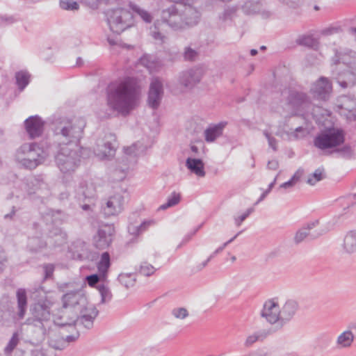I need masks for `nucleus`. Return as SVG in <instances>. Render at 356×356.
Returning <instances> with one entry per match:
<instances>
[{
    "instance_id": "obj_1",
    "label": "nucleus",
    "mask_w": 356,
    "mask_h": 356,
    "mask_svg": "<svg viewBox=\"0 0 356 356\" xmlns=\"http://www.w3.org/2000/svg\"><path fill=\"white\" fill-rule=\"evenodd\" d=\"M106 93L108 105L119 113L127 115L134 106V78L126 76L111 83Z\"/></svg>"
},
{
    "instance_id": "obj_2",
    "label": "nucleus",
    "mask_w": 356,
    "mask_h": 356,
    "mask_svg": "<svg viewBox=\"0 0 356 356\" xmlns=\"http://www.w3.org/2000/svg\"><path fill=\"white\" fill-rule=\"evenodd\" d=\"M86 122L81 118H58L53 122V131L58 146H80Z\"/></svg>"
},
{
    "instance_id": "obj_3",
    "label": "nucleus",
    "mask_w": 356,
    "mask_h": 356,
    "mask_svg": "<svg viewBox=\"0 0 356 356\" xmlns=\"http://www.w3.org/2000/svg\"><path fill=\"white\" fill-rule=\"evenodd\" d=\"M47 157V152L37 143H24L16 152V161L25 168L34 169Z\"/></svg>"
},
{
    "instance_id": "obj_4",
    "label": "nucleus",
    "mask_w": 356,
    "mask_h": 356,
    "mask_svg": "<svg viewBox=\"0 0 356 356\" xmlns=\"http://www.w3.org/2000/svg\"><path fill=\"white\" fill-rule=\"evenodd\" d=\"M81 150L80 146H59L55 161L60 172L70 174L75 171L80 163Z\"/></svg>"
},
{
    "instance_id": "obj_5",
    "label": "nucleus",
    "mask_w": 356,
    "mask_h": 356,
    "mask_svg": "<svg viewBox=\"0 0 356 356\" xmlns=\"http://www.w3.org/2000/svg\"><path fill=\"white\" fill-rule=\"evenodd\" d=\"M65 218V214L59 211L49 210L45 216L44 220L47 223L51 222L53 225L47 226L45 229V235L48 240L47 243L50 245L57 246L60 245L65 243L67 239V234L60 227L55 226L56 224H59Z\"/></svg>"
},
{
    "instance_id": "obj_6",
    "label": "nucleus",
    "mask_w": 356,
    "mask_h": 356,
    "mask_svg": "<svg viewBox=\"0 0 356 356\" xmlns=\"http://www.w3.org/2000/svg\"><path fill=\"white\" fill-rule=\"evenodd\" d=\"M50 308L51 302L47 300L35 303L31 308L32 316L26 319V324L39 327L46 334L47 328L51 326Z\"/></svg>"
},
{
    "instance_id": "obj_7",
    "label": "nucleus",
    "mask_w": 356,
    "mask_h": 356,
    "mask_svg": "<svg viewBox=\"0 0 356 356\" xmlns=\"http://www.w3.org/2000/svg\"><path fill=\"white\" fill-rule=\"evenodd\" d=\"M345 136L342 129L329 128L320 131L314 138V147L321 150L337 147L344 143Z\"/></svg>"
},
{
    "instance_id": "obj_8",
    "label": "nucleus",
    "mask_w": 356,
    "mask_h": 356,
    "mask_svg": "<svg viewBox=\"0 0 356 356\" xmlns=\"http://www.w3.org/2000/svg\"><path fill=\"white\" fill-rule=\"evenodd\" d=\"M134 15L131 10L124 8L112 10L107 13V22L110 30L120 34L133 25Z\"/></svg>"
},
{
    "instance_id": "obj_9",
    "label": "nucleus",
    "mask_w": 356,
    "mask_h": 356,
    "mask_svg": "<svg viewBox=\"0 0 356 356\" xmlns=\"http://www.w3.org/2000/svg\"><path fill=\"white\" fill-rule=\"evenodd\" d=\"M282 95H286L287 104L294 115H303L311 106L310 98L305 92L288 88L282 92Z\"/></svg>"
},
{
    "instance_id": "obj_10",
    "label": "nucleus",
    "mask_w": 356,
    "mask_h": 356,
    "mask_svg": "<svg viewBox=\"0 0 356 356\" xmlns=\"http://www.w3.org/2000/svg\"><path fill=\"white\" fill-rule=\"evenodd\" d=\"M47 342L49 346L55 350H63L70 342L74 341L78 338V334L68 335L64 337L60 335L57 327L49 326L47 328Z\"/></svg>"
},
{
    "instance_id": "obj_11",
    "label": "nucleus",
    "mask_w": 356,
    "mask_h": 356,
    "mask_svg": "<svg viewBox=\"0 0 356 356\" xmlns=\"http://www.w3.org/2000/svg\"><path fill=\"white\" fill-rule=\"evenodd\" d=\"M161 20L173 30L184 29L182 12L179 13L178 8L174 5L163 10Z\"/></svg>"
},
{
    "instance_id": "obj_12",
    "label": "nucleus",
    "mask_w": 356,
    "mask_h": 356,
    "mask_svg": "<svg viewBox=\"0 0 356 356\" xmlns=\"http://www.w3.org/2000/svg\"><path fill=\"white\" fill-rule=\"evenodd\" d=\"M163 95V85L161 79L159 77H153L151 80L148 96V106L155 110L160 106Z\"/></svg>"
},
{
    "instance_id": "obj_13",
    "label": "nucleus",
    "mask_w": 356,
    "mask_h": 356,
    "mask_svg": "<svg viewBox=\"0 0 356 356\" xmlns=\"http://www.w3.org/2000/svg\"><path fill=\"white\" fill-rule=\"evenodd\" d=\"M260 315L271 325L277 324L281 327L280 308L275 300H266L261 310Z\"/></svg>"
},
{
    "instance_id": "obj_14",
    "label": "nucleus",
    "mask_w": 356,
    "mask_h": 356,
    "mask_svg": "<svg viewBox=\"0 0 356 356\" xmlns=\"http://www.w3.org/2000/svg\"><path fill=\"white\" fill-rule=\"evenodd\" d=\"M63 307L76 314L77 310L88 305L86 296L81 291H72L63 296Z\"/></svg>"
},
{
    "instance_id": "obj_15",
    "label": "nucleus",
    "mask_w": 356,
    "mask_h": 356,
    "mask_svg": "<svg viewBox=\"0 0 356 356\" xmlns=\"http://www.w3.org/2000/svg\"><path fill=\"white\" fill-rule=\"evenodd\" d=\"M332 91L331 81L325 76L320 77L311 87L310 92L314 97L327 100Z\"/></svg>"
},
{
    "instance_id": "obj_16",
    "label": "nucleus",
    "mask_w": 356,
    "mask_h": 356,
    "mask_svg": "<svg viewBox=\"0 0 356 356\" xmlns=\"http://www.w3.org/2000/svg\"><path fill=\"white\" fill-rule=\"evenodd\" d=\"M333 62L335 65L343 64L348 68L347 72L351 74L354 77H356V52L353 51H348L342 54L341 52L337 51L335 56L333 58Z\"/></svg>"
},
{
    "instance_id": "obj_17",
    "label": "nucleus",
    "mask_w": 356,
    "mask_h": 356,
    "mask_svg": "<svg viewBox=\"0 0 356 356\" xmlns=\"http://www.w3.org/2000/svg\"><path fill=\"white\" fill-rule=\"evenodd\" d=\"M114 228L111 225H105L99 229L97 234L94 236V245L99 249L107 248L112 242Z\"/></svg>"
},
{
    "instance_id": "obj_18",
    "label": "nucleus",
    "mask_w": 356,
    "mask_h": 356,
    "mask_svg": "<svg viewBox=\"0 0 356 356\" xmlns=\"http://www.w3.org/2000/svg\"><path fill=\"white\" fill-rule=\"evenodd\" d=\"M78 318L77 314L72 312L66 307L60 312L59 315L54 317L51 326L54 327H68L72 330H75L74 324Z\"/></svg>"
},
{
    "instance_id": "obj_19",
    "label": "nucleus",
    "mask_w": 356,
    "mask_h": 356,
    "mask_svg": "<svg viewBox=\"0 0 356 356\" xmlns=\"http://www.w3.org/2000/svg\"><path fill=\"white\" fill-rule=\"evenodd\" d=\"M76 314L78 315L76 321H79L85 327L90 329L92 327L98 311L93 305L88 303L86 306L77 310Z\"/></svg>"
},
{
    "instance_id": "obj_20",
    "label": "nucleus",
    "mask_w": 356,
    "mask_h": 356,
    "mask_svg": "<svg viewBox=\"0 0 356 356\" xmlns=\"http://www.w3.org/2000/svg\"><path fill=\"white\" fill-rule=\"evenodd\" d=\"M124 199L120 194L110 196L102 206L104 213L107 216H116L123 209Z\"/></svg>"
},
{
    "instance_id": "obj_21",
    "label": "nucleus",
    "mask_w": 356,
    "mask_h": 356,
    "mask_svg": "<svg viewBox=\"0 0 356 356\" xmlns=\"http://www.w3.org/2000/svg\"><path fill=\"white\" fill-rule=\"evenodd\" d=\"M201 78L200 70L190 69L181 73L179 81L186 88H191L200 81Z\"/></svg>"
},
{
    "instance_id": "obj_22",
    "label": "nucleus",
    "mask_w": 356,
    "mask_h": 356,
    "mask_svg": "<svg viewBox=\"0 0 356 356\" xmlns=\"http://www.w3.org/2000/svg\"><path fill=\"white\" fill-rule=\"evenodd\" d=\"M25 127L31 138L40 136L44 129V122L38 116H31L25 120Z\"/></svg>"
},
{
    "instance_id": "obj_23",
    "label": "nucleus",
    "mask_w": 356,
    "mask_h": 356,
    "mask_svg": "<svg viewBox=\"0 0 356 356\" xmlns=\"http://www.w3.org/2000/svg\"><path fill=\"white\" fill-rule=\"evenodd\" d=\"M273 332L272 328L257 330L246 337L243 345L245 348H251L257 342H263Z\"/></svg>"
},
{
    "instance_id": "obj_24",
    "label": "nucleus",
    "mask_w": 356,
    "mask_h": 356,
    "mask_svg": "<svg viewBox=\"0 0 356 356\" xmlns=\"http://www.w3.org/2000/svg\"><path fill=\"white\" fill-rule=\"evenodd\" d=\"M298 302L293 300H287L280 309L281 327L290 321L298 310Z\"/></svg>"
},
{
    "instance_id": "obj_25",
    "label": "nucleus",
    "mask_w": 356,
    "mask_h": 356,
    "mask_svg": "<svg viewBox=\"0 0 356 356\" xmlns=\"http://www.w3.org/2000/svg\"><path fill=\"white\" fill-rule=\"evenodd\" d=\"M123 152L125 158H122V161L124 163L123 164V166H119L113 172V176L118 181H121L126 177L127 171L128 170V161L129 159H131L132 158L134 154V148L132 146L124 147L123 148Z\"/></svg>"
},
{
    "instance_id": "obj_26",
    "label": "nucleus",
    "mask_w": 356,
    "mask_h": 356,
    "mask_svg": "<svg viewBox=\"0 0 356 356\" xmlns=\"http://www.w3.org/2000/svg\"><path fill=\"white\" fill-rule=\"evenodd\" d=\"M183 19L184 23V28L186 26H192L196 25L200 18V12L192 4H187L184 6V9L182 10Z\"/></svg>"
},
{
    "instance_id": "obj_27",
    "label": "nucleus",
    "mask_w": 356,
    "mask_h": 356,
    "mask_svg": "<svg viewBox=\"0 0 356 356\" xmlns=\"http://www.w3.org/2000/svg\"><path fill=\"white\" fill-rule=\"evenodd\" d=\"M115 152V147L110 141L98 143L94 149L95 154L101 160L113 156Z\"/></svg>"
},
{
    "instance_id": "obj_28",
    "label": "nucleus",
    "mask_w": 356,
    "mask_h": 356,
    "mask_svg": "<svg viewBox=\"0 0 356 356\" xmlns=\"http://www.w3.org/2000/svg\"><path fill=\"white\" fill-rule=\"evenodd\" d=\"M227 122L222 121L217 124H210L204 131V139L208 143L213 142L223 132Z\"/></svg>"
},
{
    "instance_id": "obj_29",
    "label": "nucleus",
    "mask_w": 356,
    "mask_h": 356,
    "mask_svg": "<svg viewBox=\"0 0 356 356\" xmlns=\"http://www.w3.org/2000/svg\"><path fill=\"white\" fill-rule=\"evenodd\" d=\"M138 63L145 67L150 73L157 72L161 67V61L155 56L144 54L140 58Z\"/></svg>"
},
{
    "instance_id": "obj_30",
    "label": "nucleus",
    "mask_w": 356,
    "mask_h": 356,
    "mask_svg": "<svg viewBox=\"0 0 356 356\" xmlns=\"http://www.w3.org/2000/svg\"><path fill=\"white\" fill-rule=\"evenodd\" d=\"M16 299L18 309L17 316L19 319H22L25 316L28 306L26 291L22 288L18 289L16 291Z\"/></svg>"
},
{
    "instance_id": "obj_31",
    "label": "nucleus",
    "mask_w": 356,
    "mask_h": 356,
    "mask_svg": "<svg viewBox=\"0 0 356 356\" xmlns=\"http://www.w3.org/2000/svg\"><path fill=\"white\" fill-rule=\"evenodd\" d=\"M22 187L28 195H32L45 189L47 184L39 177H32L26 183L23 184Z\"/></svg>"
},
{
    "instance_id": "obj_32",
    "label": "nucleus",
    "mask_w": 356,
    "mask_h": 356,
    "mask_svg": "<svg viewBox=\"0 0 356 356\" xmlns=\"http://www.w3.org/2000/svg\"><path fill=\"white\" fill-rule=\"evenodd\" d=\"M186 166L197 176L202 177L205 175L204 164L202 159L188 158L186 161Z\"/></svg>"
},
{
    "instance_id": "obj_33",
    "label": "nucleus",
    "mask_w": 356,
    "mask_h": 356,
    "mask_svg": "<svg viewBox=\"0 0 356 356\" xmlns=\"http://www.w3.org/2000/svg\"><path fill=\"white\" fill-rule=\"evenodd\" d=\"M354 334L350 330H345L337 338L336 346L338 348H350L354 341Z\"/></svg>"
},
{
    "instance_id": "obj_34",
    "label": "nucleus",
    "mask_w": 356,
    "mask_h": 356,
    "mask_svg": "<svg viewBox=\"0 0 356 356\" xmlns=\"http://www.w3.org/2000/svg\"><path fill=\"white\" fill-rule=\"evenodd\" d=\"M76 193L79 200L93 198L95 196V188L91 183H81Z\"/></svg>"
},
{
    "instance_id": "obj_35",
    "label": "nucleus",
    "mask_w": 356,
    "mask_h": 356,
    "mask_svg": "<svg viewBox=\"0 0 356 356\" xmlns=\"http://www.w3.org/2000/svg\"><path fill=\"white\" fill-rule=\"evenodd\" d=\"M318 224V220H316L312 222H307L302 227L299 229L294 236V242L296 244H299L302 242L305 238L309 235V232L311 229L314 228Z\"/></svg>"
},
{
    "instance_id": "obj_36",
    "label": "nucleus",
    "mask_w": 356,
    "mask_h": 356,
    "mask_svg": "<svg viewBox=\"0 0 356 356\" xmlns=\"http://www.w3.org/2000/svg\"><path fill=\"white\" fill-rule=\"evenodd\" d=\"M343 250L348 254L356 252V230L350 231L343 239Z\"/></svg>"
},
{
    "instance_id": "obj_37",
    "label": "nucleus",
    "mask_w": 356,
    "mask_h": 356,
    "mask_svg": "<svg viewBox=\"0 0 356 356\" xmlns=\"http://www.w3.org/2000/svg\"><path fill=\"white\" fill-rule=\"evenodd\" d=\"M110 267V256L108 252H104L99 261L97 263L98 272L102 276L103 282L106 281L107 271Z\"/></svg>"
},
{
    "instance_id": "obj_38",
    "label": "nucleus",
    "mask_w": 356,
    "mask_h": 356,
    "mask_svg": "<svg viewBox=\"0 0 356 356\" xmlns=\"http://www.w3.org/2000/svg\"><path fill=\"white\" fill-rule=\"evenodd\" d=\"M238 6H227L223 12L218 16L219 20L222 23L231 22L237 15Z\"/></svg>"
},
{
    "instance_id": "obj_39",
    "label": "nucleus",
    "mask_w": 356,
    "mask_h": 356,
    "mask_svg": "<svg viewBox=\"0 0 356 356\" xmlns=\"http://www.w3.org/2000/svg\"><path fill=\"white\" fill-rule=\"evenodd\" d=\"M241 9L245 15H254L259 12L261 3L259 0H247L241 6Z\"/></svg>"
},
{
    "instance_id": "obj_40",
    "label": "nucleus",
    "mask_w": 356,
    "mask_h": 356,
    "mask_svg": "<svg viewBox=\"0 0 356 356\" xmlns=\"http://www.w3.org/2000/svg\"><path fill=\"white\" fill-rule=\"evenodd\" d=\"M30 74L26 70H21L15 74L16 84L22 91L29 84L30 81Z\"/></svg>"
},
{
    "instance_id": "obj_41",
    "label": "nucleus",
    "mask_w": 356,
    "mask_h": 356,
    "mask_svg": "<svg viewBox=\"0 0 356 356\" xmlns=\"http://www.w3.org/2000/svg\"><path fill=\"white\" fill-rule=\"evenodd\" d=\"M47 245V242L38 237L30 238L28 242V246L32 252H38L46 247Z\"/></svg>"
},
{
    "instance_id": "obj_42",
    "label": "nucleus",
    "mask_w": 356,
    "mask_h": 356,
    "mask_svg": "<svg viewBox=\"0 0 356 356\" xmlns=\"http://www.w3.org/2000/svg\"><path fill=\"white\" fill-rule=\"evenodd\" d=\"M19 342V337L17 332H15L7 345L3 349V353L6 356H12V352L17 347Z\"/></svg>"
},
{
    "instance_id": "obj_43",
    "label": "nucleus",
    "mask_w": 356,
    "mask_h": 356,
    "mask_svg": "<svg viewBox=\"0 0 356 356\" xmlns=\"http://www.w3.org/2000/svg\"><path fill=\"white\" fill-rule=\"evenodd\" d=\"M181 200V195L179 193L176 192L172 193L167 198V201L165 204H163L160 206L159 209L161 210H165L168 208L174 207L179 204Z\"/></svg>"
},
{
    "instance_id": "obj_44",
    "label": "nucleus",
    "mask_w": 356,
    "mask_h": 356,
    "mask_svg": "<svg viewBox=\"0 0 356 356\" xmlns=\"http://www.w3.org/2000/svg\"><path fill=\"white\" fill-rule=\"evenodd\" d=\"M155 224V220L152 219L143 220L139 226L135 228V238L138 236L147 232L150 227L154 226Z\"/></svg>"
},
{
    "instance_id": "obj_45",
    "label": "nucleus",
    "mask_w": 356,
    "mask_h": 356,
    "mask_svg": "<svg viewBox=\"0 0 356 356\" xmlns=\"http://www.w3.org/2000/svg\"><path fill=\"white\" fill-rule=\"evenodd\" d=\"M152 140L149 136H145L142 138V142L138 141L135 143V151L138 153L145 152L149 147L152 146Z\"/></svg>"
},
{
    "instance_id": "obj_46",
    "label": "nucleus",
    "mask_w": 356,
    "mask_h": 356,
    "mask_svg": "<svg viewBox=\"0 0 356 356\" xmlns=\"http://www.w3.org/2000/svg\"><path fill=\"white\" fill-rule=\"evenodd\" d=\"M302 172L300 170L296 171L289 180L282 183L280 185L281 188H291L293 187L300 179Z\"/></svg>"
},
{
    "instance_id": "obj_47",
    "label": "nucleus",
    "mask_w": 356,
    "mask_h": 356,
    "mask_svg": "<svg viewBox=\"0 0 356 356\" xmlns=\"http://www.w3.org/2000/svg\"><path fill=\"white\" fill-rule=\"evenodd\" d=\"M298 44L308 47H314L317 45V40L311 35H302L297 40Z\"/></svg>"
},
{
    "instance_id": "obj_48",
    "label": "nucleus",
    "mask_w": 356,
    "mask_h": 356,
    "mask_svg": "<svg viewBox=\"0 0 356 356\" xmlns=\"http://www.w3.org/2000/svg\"><path fill=\"white\" fill-rule=\"evenodd\" d=\"M118 280L127 289L134 284V277L131 273H121L118 276Z\"/></svg>"
},
{
    "instance_id": "obj_49",
    "label": "nucleus",
    "mask_w": 356,
    "mask_h": 356,
    "mask_svg": "<svg viewBox=\"0 0 356 356\" xmlns=\"http://www.w3.org/2000/svg\"><path fill=\"white\" fill-rule=\"evenodd\" d=\"M98 290L102 296L101 302L102 303L108 302L111 300L112 294L108 286L104 284H101L98 286Z\"/></svg>"
},
{
    "instance_id": "obj_50",
    "label": "nucleus",
    "mask_w": 356,
    "mask_h": 356,
    "mask_svg": "<svg viewBox=\"0 0 356 356\" xmlns=\"http://www.w3.org/2000/svg\"><path fill=\"white\" fill-rule=\"evenodd\" d=\"M60 6L63 10L72 11L77 10L79 8V5L73 0H60Z\"/></svg>"
},
{
    "instance_id": "obj_51",
    "label": "nucleus",
    "mask_w": 356,
    "mask_h": 356,
    "mask_svg": "<svg viewBox=\"0 0 356 356\" xmlns=\"http://www.w3.org/2000/svg\"><path fill=\"white\" fill-rule=\"evenodd\" d=\"M135 13L138 14L140 18L146 23H151L152 21V15L147 10L141 9L135 5Z\"/></svg>"
},
{
    "instance_id": "obj_52",
    "label": "nucleus",
    "mask_w": 356,
    "mask_h": 356,
    "mask_svg": "<svg viewBox=\"0 0 356 356\" xmlns=\"http://www.w3.org/2000/svg\"><path fill=\"white\" fill-rule=\"evenodd\" d=\"M323 179V170L320 168L315 170V172L311 175L307 179V184L314 186L316 182L322 180Z\"/></svg>"
},
{
    "instance_id": "obj_53",
    "label": "nucleus",
    "mask_w": 356,
    "mask_h": 356,
    "mask_svg": "<svg viewBox=\"0 0 356 356\" xmlns=\"http://www.w3.org/2000/svg\"><path fill=\"white\" fill-rule=\"evenodd\" d=\"M155 270V268L152 265L144 263L140 266L139 272L141 275L149 277L154 273Z\"/></svg>"
},
{
    "instance_id": "obj_54",
    "label": "nucleus",
    "mask_w": 356,
    "mask_h": 356,
    "mask_svg": "<svg viewBox=\"0 0 356 356\" xmlns=\"http://www.w3.org/2000/svg\"><path fill=\"white\" fill-rule=\"evenodd\" d=\"M253 208H249L240 216H234V220L236 226L239 227L242 222L253 212Z\"/></svg>"
},
{
    "instance_id": "obj_55",
    "label": "nucleus",
    "mask_w": 356,
    "mask_h": 356,
    "mask_svg": "<svg viewBox=\"0 0 356 356\" xmlns=\"http://www.w3.org/2000/svg\"><path fill=\"white\" fill-rule=\"evenodd\" d=\"M183 56L185 60L193 61L197 56V52L190 47H187L184 49Z\"/></svg>"
},
{
    "instance_id": "obj_56",
    "label": "nucleus",
    "mask_w": 356,
    "mask_h": 356,
    "mask_svg": "<svg viewBox=\"0 0 356 356\" xmlns=\"http://www.w3.org/2000/svg\"><path fill=\"white\" fill-rule=\"evenodd\" d=\"M172 314L175 318L180 319H184L188 316V311L184 307L174 309L172 311Z\"/></svg>"
},
{
    "instance_id": "obj_57",
    "label": "nucleus",
    "mask_w": 356,
    "mask_h": 356,
    "mask_svg": "<svg viewBox=\"0 0 356 356\" xmlns=\"http://www.w3.org/2000/svg\"><path fill=\"white\" fill-rule=\"evenodd\" d=\"M334 152L339 153L341 156L345 158H349L352 154L351 147L348 145H346L341 148L336 149Z\"/></svg>"
},
{
    "instance_id": "obj_58",
    "label": "nucleus",
    "mask_w": 356,
    "mask_h": 356,
    "mask_svg": "<svg viewBox=\"0 0 356 356\" xmlns=\"http://www.w3.org/2000/svg\"><path fill=\"white\" fill-rule=\"evenodd\" d=\"M86 280L89 286H94L96 284L98 283L99 281H102V276L99 273L97 274H93L90 275L86 277Z\"/></svg>"
},
{
    "instance_id": "obj_59",
    "label": "nucleus",
    "mask_w": 356,
    "mask_h": 356,
    "mask_svg": "<svg viewBox=\"0 0 356 356\" xmlns=\"http://www.w3.org/2000/svg\"><path fill=\"white\" fill-rule=\"evenodd\" d=\"M161 353V348L158 346L149 347L144 350L145 356H157Z\"/></svg>"
},
{
    "instance_id": "obj_60",
    "label": "nucleus",
    "mask_w": 356,
    "mask_h": 356,
    "mask_svg": "<svg viewBox=\"0 0 356 356\" xmlns=\"http://www.w3.org/2000/svg\"><path fill=\"white\" fill-rule=\"evenodd\" d=\"M264 134L268 140V145L274 151L277 150V140L275 138L272 137L268 131H264Z\"/></svg>"
},
{
    "instance_id": "obj_61",
    "label": "nucleus",
    "mask_w": 356,
    "mask_h": 356,
    "mask_svg": "<svg viewBox=\"0 0 356 356\" xmlns=\"http://www.w3.org/2000/svg\"><path fill=\"white\" fill-rule=\"evenodd\" d=\"M305 135V129L302 127L296 128L294 131L291 134V137L293 139H299Z\"/></svg>"
},
{
    "instance_id": "obj_62",
    "label": "nucleus",
    "mask_w": 356,
    "mask_h": 356,
    "mask_svg": "<svg viewBox=\"0 0 356 356\" xmlns=\"http://www.w3.org/2000/svg\"><path fill=\"white\" fill-rule=\"evenodd\" d=\"M44 271V277L45 279H48L51 277L54 271V266L53 264H46L43 266Z\"/></svg>"
},
{
    "instance_id": "obj_63",
    "label": "nucleus",
    "mask_w": 356,
    "mask_h": 356,
    "mask_svg": "<svg viewBox=\"0 0 356 356\" xmlns=\"http://www.w3.org/2000/svg\"><path fill=\"white\" fill-rule=\"evenodd\" d=\"M280 3L289 8H296L300 0H278Z\"/></svg>"
},
{
    "instance_id": "obj_64",
    "label": "nucleus",
    "mask_w": 356,
    "mask_h": 356,
    "mask_svg": "<svg viewBox=\"0 0 356 356\" xmlns=\"http://www.w3.org/2000/svg\"><path fill=\"white\" fill-rule=\"evenodd\" d=\"M101 1L102 0H83L85 3L92 8H97Z\"/></svg>"
}]
</instances>
